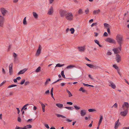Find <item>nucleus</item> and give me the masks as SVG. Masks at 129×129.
Listing matches in <instances>:
<instances>
[{
  "mask_svg": "<svg viewBox=\"0 0 129 129\" xmlns=\"http://www.w3.org/2000/svg\"><path fill=\"white\" fill-rule=\"evenodd\" d=\"M116 39L119 45L118 48L120 51L121 49V45L123 42V36L121 35L118 34L116 37Z\"/></svg>",
  "mask_w": 129,
  "mask_h": 129,
  "instance_id": "nucleus-1",
  "label": "nucleus"
},
{
  "mask_svg": "<svg viewBox=\"0 0 129 129\" xmlns=\"http://www.w3.org/2000/svg\"><path fill=\"white\" fill-rule=\"evenodd\" d=\"M65 18L68 20H72L73 19V15L72 13L71 12H67L65 16Z\"/></svg>",
  "mask_w": 129,
  "mask_h": 129,
  "instance_id": "nucleus-2",
  "label": "nucleus"
},
{
  "mask_svg": "<svg viewBox=\"0 0 129 129\" xmlns=\"http://www.w3.org/2000/svg\"><path fill=\"white\" fill-rule=\"evenodd\" d=\"M129 107V104L128 102H124V104L122 105V108L123 110H128Z\"/></svg>",
  "mask_w": 129,
  "mask_h": 129,
  "instance_id": "nucleus-3",
  "label": "nucleus"
},
{
  "mask_svg": "<svg viewBox=\"0 0 129 129\" xmlns=\"http://www.w3.org/2000/svg\"><path fill=\"white\" fill-rule=\"evenodd\" d=\"M105 41L110 43L113 44L116 43V42L115 40L113 39H111L110 38H108L106 39L105 40Z\"/></svg>",
  "mask_w": 129,
  "mask_h": 129,
  "instance_id": "nucleus-4",
  "label": "nucleus"
},
{
  "mask_svg": "<svg viewBox=\"0 0 129 129\" xmlns=\"http://www.w3.org/2000/svg\"><path fill=\"white\" fill-rule=\"evenodd\" d=\"M67 12L66 11L62 10H59V13L61 17H62L64 16H65Z\"/></svg>",
  "mask_w": 129,
  "mask_h": 129,
  "instance_id": "nucleus-5",
  "label": "nucleus"
},
{
  "mask_svg": "<svg viewBox=\"0 0 129 129\" xmlns=\"http://www.w3.org/2000/svg\"><path fill=\"white\" fill-rule=\"evenodd\" d=\"M5 19L3 17L0 15V26L3 27V25Z\"/></svg>",
  "mask_w": 129,
  "mask_h": 129,
  "instance_id": "nucleus-6",
  "label": "nucleus"
},
{
  "mask_svg": "<svg viewBox=\"0 0 129 129\" xmlns=\"http://www.w3.org/2000/svg\"><path fill=\"white\" fill-rule=\"evenodd\" d=\"M124 111H121L120 113V114L122 116H125L128 113V111L127 110H124Z\"/></svg>",
  "mask_w": 129,
  "mask_h": 129,
  "instance_id": "nucleus-7",
  "label": "nucleus"
},
{
  "mask_svg": "<svg viewBox=\"0 0 129 129\" xmlns=\"http://www.w3.org/2000/svg\"><path fill=\"white\" fill-rule=\"evenodd\" d=\"M41 50V47L40 45H39V46L38 49L36 53V55L37 56H38L40 54Z\"/></svg>",
  "mask_w": 129,
  "mask_h": 129,
  "instance_id": "nucleus-8",
  "label": "nucleus"
},
{
  "mask_svg": "<svg viewBox=\"0 0 129 129\" xmlns=\"http://www.w3.org/2000/svg\"><path fill=\"white\" fill-rule=\"evenodd\" d=\"M1 12L3 16H4L7 12V11L5 10V8H1Z\"/></svg>",
  "mask_w": 129,
  "mask_h": 129,
  "instance_id": "nucleus-9",
  "label": "nucleus"
},
{
  "mask_svg": "<svg viewBox=\"0 0 129 129\" xmlns=\"http://www.w3.org/2000/svg\"><path fill=\"white\" fill-rule=\"evenodd\" d=\"M13 64L12 63L10 64L9 66V73L10 75H11L13 73Z\"/></svg>",
  "mask_w": 129,
  "mask_h": 129,
  "instance_id": "nucleus-10",
  "label": "nucleus"
},
{
  "mask_svg": "<svg viewBox=\"0 0 129 129\" xmlns=\"http://www.w3.org/2000/svg\"><path fill=\"white\" fill-rule=\"evenodd\" d=\"M116 60L118 62H119L121 61V57L120 55L117 54L116 55Z\"/></svg>",
  "mask_w": 129,
  "mask_h": 129,
  "instance_id": "nucleus-11",
  "label": "nucleus"
},
{
  "mask_svg": "<svg viewBox=\"0 0 129 129\" xmlns=\"http://www.w3.org/2000/svg\"><path fill=\"white\" fill-rule=\"evenodd\" d=\"M49 10V11L48 12V14L49 15H52L53 12V7L51 6Z\"/></svg>",
  "mask_w": 129,
  "mask_h": 129,
  "instance_id": "nucleus-12",
  "label": "nucleus"
},
{
  "mask_svg": "<svg viewBox=\"0 0 129 129\" xmlns=\"http://www.w3.org/2000/svg\"><path fill=\"white\" fill-rule=\"evenodd\" d=\"M119 120L118 119L115 122L114 128L115 129H117L118 126L120 124V122H119Z\"/></svg>",
  "mask_w": 129,
  "mask_h": 129,
  "instance_id": "nucleus-13",
  "label": "nucleus"
},
{
  "mask_svg": "<svg viewBox=\"0 0 129 129\" xmlns=\"http://www.w3.org/2000/svg\"><path fill=\"white\" fill-rule=\"evenodd\" d=\"M86 111L85 110H81L80 111V115L82 116H84L86 114Z\"/></svg>",
  "mask_w": 129,
  "mask_h": 129,
  "instance_id": "nucleus-14",
  "label": "nucleus"
},
{
  "mask_svg": "<svg viewBox=\"0 0 129 129\" xmlns=\"http://www.w3.org/2000/svg\"><path fill=\"white\" fill-rule=\"evenodd\" d=\"M109 86L111 87L113 89H115L116 88V86L112 82L110 81H109Z\"/></svg>",
  "mask_w": 129,
  "mask_h": 129,
  "instance_id": "nucleus-15",
  "label": "nucleus"
},
{
  "mask_svg": "<svg viewBox=\"0 0 129 129\" xmlns=\"http://www.w3.org/2000/svg\"><path fill=\"white\" fill-rule=\"evenodd\" d=\"M27 70V69L26 68H25L23 69L20 70L18 73V75H20V74H22L24 73Z\"/></svg>",
  "mask_w": 129,
  "mask_h": 129,
  "instance_id": "nucleus-16",
  "label": "nucleus"
},
{
  "mask_svg": "<svg viewBox=\"0 0 129 129\" xmlns=\"http://www.w3.org/2000/svg\"><path fill=\"white\" fill-rule=\"evenodd\" d=\"M85 47L84 46L81 47H78V48L79 49V51L80 52H82L84 51L85 50Z\"/></svg>",
  "mask_w": 129,
  "mask_h": 129,
  "instance_id": "nucleus-17",
  "label": "nucleus"
},
{
  "mask_svg": "<svg viewBox=\"0 0 129 129\" xmlns=\"http://www.w3.org/2000/svg\"><path fill=\"white\" fill-rule=\"evenodd\" d=\"M118 49H119L118 47L116 48H114L113 49V50L115 54H117V53L119 52V51L118 50Z\"/></svg>",
  "mask_w": 129,
  "mask_h": 129,
  "instance_id": "nucleus-18",
  "label": "nucleus"
},
{
  "mask_svg": "<svg viewBox=\"0 0 129 129\" xmlns=\"http://www.w3.org/2000/svg\"><path fill=\"white\" fill-rule=\"evenodd\" d=\"M79 91H82L83 93L86 92L87 91L85 90L82 87H81L79 89Z\"/></svg>",
  "mask_w": 129,
  "mask_h": 129,
  "instance_id": "nucleus-19",
  "label": "nucleus"
},
{
  "mask_svg": "<svg viewBox=\"0 0 129 129\" xmlns=\"http://www.w3.org/2000/svg\"><path fill=\"white\" fill-rule=\"evenodd\" d=\"M100 11V9H98L96 10H94L93 12V14H98Z\"/></svg>",
  "mask_w": 129,
  "mask_h": 129,
  "instance_id": "nucleus-20",
  "label": "nucleus"
},
{
  "mask_svg": "<svg viewBox=\"0 0 129 129\" xmlns=\"http://www.w3.org/2000/svg\"><path fill=\"white\" fill-rule=\"evenodd\" d=\"M56 105L60 108H61L63 107V105L60 103H57L56 104Z\"/></svg>",
  "mask_w": 129,
  "mask_h": 129,
  "instance_id": "nucleus-21",
  "label": "nucleus"
},
{
  "mask_svg": "<svg viewBox=\"0 0 129 129\" xmlns=\"http://www.w3.org/2000/svg\"><path fill=\"white\" fill-rule=\"evenodd\" d=\"M33 16L35 18H38V15L35 12H33Z\"/></svg>",
  "mask_w": 129,
  "mask_h": 129,
  "instance_id": "nucleus-22",
  "label": "nucleus"
},
{
  "mask_svg": "<svg viewBox=\"0 0 129 129\" xmlns=\"http://www.w3.org/2000/svg\"><path fill=\"white\" fill-rule=\"evenodd\" d=\"M55 115L58 117H62V118H66V117H65V116L60 114H56Z\"/></svg>",
  "mask_w": 129,
  "mask_h": 129,
  "instance_id": "nucleus-23",
  "label": "nucleus"
},
{
  "mask_svg": "<svg viewBox=\"0 0 129 129\" xmlns=\"http://www.w3.org/2000/svg\"><path fill=\"white\" fill-rule=\"evenodd\" d=\"M83 14V12L81 9H80L78 11V14L79 15L82 14Z\"/></svg>",
  "mask_w": 129,
  "mask_h": 129,
  "instance_id": "nucleus-24",
  "label": "nucleus"
},
{
  "mask_svg": "<svg viewBox=\"0 0 129 129\" xmlns=\"http://www.w3.org/2000/svg\"><path fill=\"white\" fill-rule=\"evenodd\" d=\"M94 42L97 44L100 47H102V46L100 45L99 43V41L97 40H94Z\"/></svg>",
  "mask_w": 129,
  "mask_h": 129,
  "instance_id": "nucleus-25",
  "label": "nucleus"
},
{
  "mask_svg": "<svg viewBox=\"0 0 129 129\" xmlns=\"http://www.w3.org/2000/svg\"><path fill=\"white\" fill-rule=\"evenodd\" d=\"M66 91L67 93H68L69 97H71L72 96V94L71 93L68 89H66Z\"/></svg>",
  "mask_w": 129,
  "mask_h": 129,
  "instance_id": "nucleus-26",
  "label": "nucleus"
},
{
  "mask_svg": "<svg viewBox=\"0 0 129 129\" xmlns=\"http://www.w3.org/2000/svg\"><path fill=\"white\" fill-rule=\"evenodd\" d=\"M76 68V66L74 65H70L69 66H68L66 68L68 69L69 68Z\"/></svg>",
  "mask_w": 129,
  "mask_h": 129,
  "instance_id": "nucleus-27",
  "label": "nucleus"
},
{
  "mask_svg": "<svg viewBox=\"0 0 129 129\" xmlns=\"http://www.w3.org/2000/svg\"><path fill=\"white\" fill-rule=\"evenodd\" d=\"M41 69V67L39 66L35 70V72L37 73L39 72L40 71Z\"/></svg>",
  "mask_w": 129,
  "mask_h": 129,
  "instance_id": "nucleus-28",
  "label": "nucleus"
},
{
  "mask_svg": "<svg viewBox=\"0 0 129 129\" xmlns=\"http://www.w3.org/2000/svg\"><path fill=\"white\" fill-rule=\"evenodd\" d=\"M64 108L70 110H73L74 109V108L70 107H64Z\"/></svg>",
  "mask_w": 129,
  "mask_h": 129,
  "instance_id": "nucleus-29",
  "label": "nucleus"
},
{
  "mask_svg": "<svg viewBox=\"0 0 129 129\" xmlns=\"http://www.w3.org/2000/svg\"><path fill=\"white\" fill-rule=\"evenodd\" d=\"M17 56V54L15 53L14 52L13 53V56L14 57V61L15 62L16 61V57Z\"/></svg>",
  "mask_w": 129,
  "mask_h": 129,
  "instance_id": "nucleus-30",
  "label": "nucleus"
},
{
  "mask_svg": "<svg viewBox=\"0 0 129 129\" xmlns=\"http://www.w3.org/2000/svg\"><path fill=\"white\" fill-rule=\"evenodd\" d=\"M39 103L41 104L42 108H45V105L41 101H39Z\"/></svg>",
  "mask_w": 129,
  "mask_h": 129,
  "instance_id": "nucleus-31",
  "label": "nucleus"
},
{
  "mask_svg": "<svg viewBox=\"0 0 129 129\" xmlns=\"http://www.w3.org/2000/svg\"><path fill=\"white\" fill-rule=\"evenodd\" d=\"M25 126V127H26V128H31L32 127L31 125L30 124L27 125L26 126Z\"/></svg>",
  "mask_w": 129,
  "mask_h": 129,
  "instance_id": "nucleus-32",
  "label": "nucleus"
},
{
  "mask_svg": "<svg viewBox=\"0 0 129 129\" xmlns=\"http://www.w3.org/2000/svg\"><path fill=\"white\" fill-rule=\"evenodd\" d=\"M70 30L71 31V33L72 34H73L75 30L73 28H71L70 29Z\"/></svg>",
  "mask_w": 129,
  "mask_h": 129,
  "instance_id": "nucleus-33",
  "label": "nucleus"
},
{
  "mask_svg": "<svg viewBox=\"0 0 129 129\" xmlns=\"http://www.w3.org/2000/svg\"><path fill=\"white\" fill-rule=\"evenodd\" d=\"M96 111V110L95 109H88V111L90 112L95 111Z\"/></svg>",
  "mask_w": 129,
  "mask_h": 129,
  "instance_id": "nucleus-34",
  "label": "nucleus"
},
{
  "mask_svg": "<svg viewBox=\"0 0 129 129\" xmlns=\"http://www.w3.org/2000/svg\"><path fill=\"white\" fill-rule=\"evenodd\" d=\"M17 85H14V84H12L11 85H9L8 86V88H10L12 87H15L17 86Z\"/></svg>",
  "mask_w": 129,
  "mask_h": 129,
  "instance_id": "nucleus-35",
  "label": "nucleus"
},
{
  "mask_svg": "<svg viewBox=\"0 0 129 129\" xmlns=\"http://www.w3.org/2000/svg\"><path fill=\"white\" fill-rule=\"evenodd\" d=\"M86 65L89 67L91 68H92L93 65L88 64H86Z\"/></svg>",
  "mask_w": 129,
  "mask_h": 129,
  "instance_id": "nucleus-36",
  "label": "nucleus"
},
{
  "mask_svg": "<svg viewBox=\"0 0 129 129\" xmlns=\"http://www.w3.org/2000/svg\"><path fill=\"white\" fill-rule=\"evenodd\" d=\"M23 24L24 25H26L27 24V22L26 20V17H25L23 19Z\"/></svg>",
  "mask_w": 129,
  "mask_h": 129,
  "instance_id": "nucleus-37",
  "label": "nucleus"
},
{
  "mask_svg": "<svg viewBox=\"0 0 129 129\" xmlns=\"http://www.w3.org/2000/svg\"><path fill=\"white\" fill-rule=\"evenodd\" d=\"M64 71H62L61 72V74L62 77L63 78H65V76L64 74Z\"/></svg>",
  "mask_w": 129,
  "mask_h": 129,
  "instance_id": "nucleus-38",
  "label": "nucleus"
},
{
  "mask_svg": "<svg viewBox=\"0 0 129 129\" xmlns=\"http://www.w3.org/2000/svg\"><path fill=\"white\" fill-rule=\"evenodd\" d=\"M64 65V64H62L61 65L60 64H59V63H58V64H57L56 65L55 67H60L62 66H63Z\"/></svg>",
  "mask_w": 129,
  "mask_h": 129,
  "instance_id": "nucleus-39",
  "label": "nucleus"
},
{
  "mask_svg": "<svg viewBox=\"0 0 129 129\" xmlns=\"http://www.w3.org/2000/svg\"><path fill=\"white\" fill-rule=\"evenodd\" d=\"M89 9L88 8H87L85 10V12L86 14H88V13L89 12Z\"/></svg>",
  "mask_w": 129,
  "mask_h": 129,
  "instance_id": "nucleus-40",
  "label": "nucleus"
},
{
  "mask_svg": "<svg viewBox=\"0 0 129 129\" xmlns=\"http://www.w3.org/2000/svg\"><path fill=\"white\" fill-rule=\"evenodd\" d=\"M99 68V67L97 66L93 65L92 68L93 69H98Z\"/></svg>",
  "mask_w": 129,
  "mask_h": 129,
  "instance_id": "nucleus-41",
  "label": "nucleus"
},
{
  "mask_svg": "<svg viewBox=\"0 0 129 129\" xmlns=\"http://www.w3.org/2000/svg\"><path fill=\"white\" fill-rule=\"evenodd\" d=\"M25 79H22V81H21L20 83V84L21 85H22L25 82Z\"/></svg>",
  "mask_w": 129,
  "mask_h": 129,
  "instance_id": "nucleus-42",
  "label": "nucleus"
},
{
  "mask_svg": "<svg viewBox=\"0 0 129 129\" xmlns=\"http://www.w3.org/2000/svg\"><path fill=\"white\" fill-rule=\"evenodd\" d=\"M74 107L76 110H79L80 109V107L77 106L76 105L74 106Z\"/></svg>",
  "mask_w": 129,
  "mask_h": 129,
  "instance_id": "nucleus-43",
  "label": "nucleus"
},
{
  "mask_svg": "<svg viewBox=\"0 0 129 129\" xmlns=\"http://www.w3.org/2000/svg\"><path fill=\"white\" fill-rule=\"evenodd\" d=\"M113 67L114 68L118 70V68L116 65L114 64L113 65Z\"/></svg>",
  "mask_w": 129,
  "mask_h": 129,
  "instance_id": "nucleus-44",
  "label": "nucleus"
},
{
  "mask_svg": "<svg viewBox=\"0 0 129 129\" xmlns=\"http://www.w3.org/2000/svg\"><path fill=\"white\" fill-rule=\"evenodd\" d=\"M104 27H108L109 25L108 24H107V23H105L104 24Z\"/></svg>",
  "mask_w": 129,
  "mask_h": 129,
  "instance_id": "nucleus-45",
  "label": "nucleus"
},
{
  "mask_svg": "<svg viewBox=\"0 0 129 129\" xmlns=\"http://www.w3.org/2000/svg\"><path fill=\"white\" fill-rule=\"evenodd\" d=\"M6 82V81L5 80L2 83L0 84V87L3 84H4Z\"/></svg>",
  "mask_w": 129,
  "mask_h": 129,
  "instance_id": "nucleus-46",
  "label": "nucleus"
},
{
  "mask_svg": "<svg viewBox=\"0 0 129 129\" xmlns=\"http://www.w3.org/2000/svg\"><path fill=\"white\" fill-rule=\"evenodd\" d=\"M17 120L19 122H20L21 121V119L19 117H18L17 118Z\"/></svg>",
  "mask_w": 129,
  "mask_h": 129,
  "instance_id": "nucleus-47",
  "label": "nucleus"
},
{
  "mask_svg": "<svg viewBox=\"0 0 129 129\" xmlns=\"http://www.w3.org/2000/svg\"><path fill=\"white\" fill-rule=\"evenodd\" d=\"M66 120L68 122H71L72 121V120H70L69 119L67 118H66Z\"/></svg>",
  "mask_w": 129,
  "mask_h": 129,
  "instance_id": "nucleus-48",
  "label": "nucleus"
},
{
  "mask_svg": "<svg viewBox=\"0 0 129 129\" xmlns=\"http://www.w3.org/2000/svg\"><path fill=\"white\" fill-rule=\"evenodd\" d=\"M103 36L105 37L107 36H108V33L106 32H105Z\"/></svg>",
  "mask_w": 129,
  "mask_h": 129,
  "instance_id": "nucleus-49",
  "label": "nucleus"
},
{
  "mask_svg": "<svg viewBox=\"0 0 129 129\" xmlns=\"http://www.w3.org/2000/svg\"><path fill=\"white\" fill-rule=\"evenodd\" d=\"M62 80V79H58L57 81H55L53 83V84H54V83H56L57 82L59 81H60L61 80Z\"/></svg>",
  "mask_w": 129,
  "mask_h": 129,
  "instance_id": "nucleus-50",
  "label": "nucleus"
},
{
  "mask_svg": "<svg viewBox=\"0 0 129 129\" xmlns=\"http://www.w3.org/2000/svg\"><path fill=\"white\" fill-rule=\"evenodd\" d=\"M67 104H69L70 105H73L72 103L71 102H68L67 103Z\"/></svg>",
  "mask_w": 129,
  "mask_h": 129,
  "instance_id": "nucleus-51",
  "label": "nucleus"
},
{
  "mask_svg": "<svg viewBox=\"0 0 129 129\" xmlns=\"http://www.w3.org/2000/svg\"><path fill=\"white\" fill-rule=\"evenodd\" d=\"M103 119V116L102 115H101L100 117L99 120L102 121Z\"/></svg>",
  "mask_w": 129,
  "mask_h": 129,
  "instance_id": "nucleus-52",
  "label": "nucleus"
},
{
  "mask_svg": "<svg viewBox=\"0 0 129 129\" xmlns=\"http://www.w3.org/2000/svg\"><path fill=\"white\" fill-rule=\"evenodd\" d=\"M45 94H49V90H48L45 92Z\"/></svg>",
  "mask_w": 129,
  "mask_h": 129,
  "instance_id": "nucleus-53",
  "label": "nucleus"
},
{
  "mask_svg": "<svg viewBox=\"0 0 129 129\" xmlns=\"http://www.w3.org/2000/svg\"><path fill=\"white\" fill-rule=\"evenodd\" d=\"M113 106H114L115 108H117V104L116 103H115L113 105V106H112V108L113 107Z\"/></svg>",
  "mask_w": 129,
  "mask_h": 129,
  "instance_id": "nucleus-54",
  "label": "nucleus"
},
{
  "mask_svg": "<svg viewBox=\"0 0 129 129\" xmlns=\"http://www.w3.org/2000/svg\"><path fill=\"white\" fill-rule=\"evenodd\" d=\"M97 24V23L96 22L94 23H93L91 24V27H92V26H93L94 25H96V24Z\"/></svg>",
  "mask_w": 129,
  "mask_h": 129,
  "instance_id": "nucleus-55",
  "label": "nucleus"
},
{
  "mask_svg": "<svg viewBox=\"0 0 129 129\" xmlns=\"http://www.w3.org/2000/svg\"><path fill=\"white\" fill-rule=\"evenodd\" d=\"M29 83V81H26L25 82V85H27Z\"/></svg>",
  "mask_w": 129,
  "mask_h": 129,
  "instance_id": "nucleus-56",
  "label": "nucleus"
},
{
  "mask_svg": "<svg viewBox=\"0 0 129 129\" xmlns=\"http://www.w3.org/2000/svg\"><path fill=\"white\" fill-rule=\"evenodd\" d=\"M88 77L89 78H90L92 80H94V79L92 77H91V75L90 74L88 75Z\"/></svg>",
  "mask_w": 129,
  "mask_h": 129,
  "instance_id": "nucleus-57",
  "label": "nucleus"
},
{
  "mask_svg": "<svg viewBox=\"0 0 129 129\" xmlns=\"http://www.w3.org/2000/svg\"><path fill=\"white\" fill-rule=\"evenodd\" d=\"M117 72H118V74H119V75H120V76L121 77V74L120 73V72L119 71V70H118H118H117Z\"/></svg>",
  "mask_w": 129,
  "mask_h": 129,
  "instance_id": "nucleus-58",
  "label": "nucleus"
},
{
  "mask_svg": "<svg viewBox=\"0 0 129 129\" xmlns=\"http://www.w3.org/2000/svg\"><path fill=\"white\" fill-rule=\"evenodd\" d=\"M107 31L109 34H110V29L109 28H108L107 29Z\"/></svg>",
  "mask_w": 129,
  "mask_h": 129,
  "instance_id": "nucleus-59",
  "label": "nucleus"
},
{
  "mask_svg": "<svg viewBox=\"0 0 129 129\" xmlns=\"http://www.w3.org/2000/svg\"><path fill=\"white\" fill-rule=\"evenodd\" d=\"M20 129H28V128H26V127H25L24 126V127H20Z\"/></svg>",
  "mask_w": 129,
  "mask_h": 129,
  "instance_id": "nucleus-60",
  "label": "nucleus"
},
{
  "mask_svg": "<svg viewBox=\"0 0 129 129\" xmlns=\"http://www.w3.org/2000/svg\"><path fill=\"white\" fill-rule=\"evenodd\" d=\"M16 109L18 111V114H19L20 112L19 109V108H16Z\"/></svg>",
  "mask_w": 129,
  "mask_h": 129,
  "instance_id": "nucleus-61",
  "label": "nucleus"
},
{
  "mask_svg": "<svg viewBox=\"0 0 129 129\" xmlns=\"http://www.w3.org/2000/svg\"><path fill=\"white\" fill-rule=\"evenodd\" d=\"M92 122H93V121H91V123H90L89 125V127H91L92 126Z\"/></svg>",
  "mask_w": 129,
  "mask_h": 129,
  "instance_id": "nucleus-62",
  "label": "nucleus"
},
{
  "mask_svg": "<svg viewBox=\"0 0 129 129\" xmlns=\"http://www.w3.org/2000/svg\"><path fill=\"white\" fill-rule=\"evenodd\" d=\"M111 53L110 52H108L107 53V55H111Z\"/></svg>",
  "mask_w": 129,
  "mask_h": 129,
  "instance_id": "nucleus-63",
  "label": "nucleus"
},
{
  "mask_svg": "<svg viewBox=\"0 0 129 129\" xmlns=\"http://www.w3.org/2000/svg\"><path fill=\"white\" fill-rule=\"evenodd\" d=\"M45 126L47 128H49L48 125L47 124H45Z\"/></svg>",
  "mask_w": 129,
  "mask_h": 129,
  "instance_id": "nucleus-64",
  "label": "nucleus"
}]
</instances>
